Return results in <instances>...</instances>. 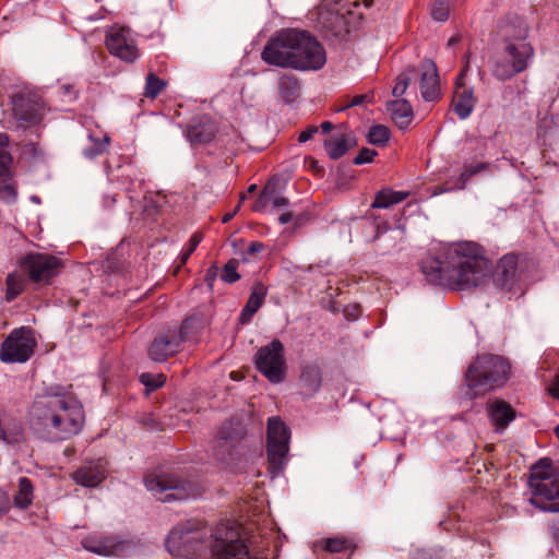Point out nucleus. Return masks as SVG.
I'll return each mask as SVG.
<instances>
[{
  "label": "nucleus",
  "instance_id": "obj_1",
  "mask_svg": "<svg viewBox=\"0 0 559 559\" xmlns=\"http://www.w3.org/2000/svg\"><path fill=\"white\" fill-rule=\"evenodd\" d=\"M420 270L426 280L438 286L452 290L476 288L488 282L492 265L484 255L483 248L476 242L463 241L448 248L444 260L426 258L420 262ZM493 284L501 292L522 296L523 272L516 254H504L492 273Z\"/></svg>",
  "mask_w": 559,
  "mask_h": 559
},
{
  "label": "nucleus",
  "instance_id": "obj_2",
  "mask_svg": "<svg viewBox=\"0 0 559 559\" xmlns=\"http://www.w3.org/2000/svg\"><path fill=\"white\" fill-rule=\"evenodd\" d=\"M31 428L49 441L67 440L83 429L85 413L81 402L63 392L62 386H51L32 404Z\"/></svg>",
  "mask_w": 559,
  "mask_h": 559
},
{
  "label": "nucleus",
  "instance_id": "obj_3",
  "mask_svg": "<svg viewBox=\"0 0 559 559\" xmlns=\"http://www.w3.org/2000/svg\"><path fill=\"white\" fill-rule=\"evenodd\" d=\"M510 372V362L504 357L495 354L478 355L465 372L467 396L475 399L488 391L503 386Z\"/></svg>",
  "mask_w": 559,
  "mask_h": 559
},
{
  "label": "nucleus",
  "instance_id": "obj_4",
  "mask_svg": "<svg viewBox=\"0 0 559 559\" xmlns=\"http://www.w3.org/2000/svg\"><path fill=\"white\" fill-rule=\"evenodd\" d=\"M211 536L212 559H261L250 552L242 538V527L236 521L221 522Z\"/></svg>",
  "mask_w": 559,
  "mask_h": 559
},
{
  "label": "nucleus",
  "instance_id": "obj_5",
  "mask_svg": "<svg viewBox=\"0 0 559 559\" xmlns=\"http://www.w3.org/2000/svg\"><path fill=\"white\" fill-rule=\"evenodd\" d=\"M535 55L531 43L503 45L500 55L491 60V73L499 81H507L524 72Z\"/></svg>",
  "mask_w": 559,
  "mask_h": 559
},
{
  "label": "nucleus",
  "instance_id": "obj_6",
  "mask_svg": "<svg viewBox=\"0 0 559 559\" xmlns=\"http://www.w3.org/2000/svg\"><path fill=\"white\" fill-rule=\"evenodd\" d=\"M290 431L286 424L278 417L267 419L266 428V455L271 476L277 477L284 472L288 462Z\"/></svg>",
  "mask_w": 559,
  "mask_h": 559
},
{
  "label": "nucleus",
  "instance_id": "obj_7",
  "mask_svg": "<svg viewBox=\"0 0 559 559\" xmlns=\"http://www.w3.org/2000/svg\"><path fill=\"white\" fill-rule=\"evenodd\" d=\"M144 485L162 502L185 500L194 493L191 481L175 473L150 474L144 478Z\"/></svg>",
  "mask_w": 559,
  "mask_h": 559
},
{
  "label": "nucleus",
  "instance_id": "obj_8",
  "mask_svg": "<svg viewBox=\"0 0 559 559\" xmlns=\"http://www.w3.org/2000/svg\"><path fill=\"white\" fill-rule=\"evenodd\" d=\"M20 267L27 280L38 287L47 286L60 274L61 259L48 253H27L20 260Z\"/></svg>",
  "mask_w": 559,
  "mask_h": 559
},
{
  "label": "nucleus",
  "instance_id": "obj_9",
  "mask_svg": "<svg viewBox=\"0 0 559 559\" xmlns=\"http://www.w3.org/2000/svg\"><path fill=\"white\" fill-rule=\"evenodd\" d=\"M298 44V29H282L271 37L261 52V59L269 66L294 69V51Z\"/></svg>",
  "mask_w": 559,
  "mask_h": 559
},
{
  "label": "nucleus",
  "instance_id": "obj_10",
  "mask_svg": "<svg viewBox=\"0 0 559 559\" xmlns=\"http://www.w3.org/2000/svg\"><path fill=\"white\" fill-rule=\"evenodd\" d=\"M193 323L194 320L188 318L182 321L178 329L169 328L155 336L148 347V357L154 361L163 362L168 357L177 354L180 350L181 344L190 340Z\"/></svg>",
  "mask_w": 559,
  "mask_h": 559
},
{
  "label": "nucleus",
  "instance_id": "obj_11",
  "mask_svg": "<svg viewBox=\"0 0 559 559\" xmlns=\"http://www.w3.org/2000/svg\"><path fill=\"white\" fill-rule=\"evenodd\" d=\"M257 370L271 383H281L286 377V360L284 345L280 340H273L261 346L254 355Z\"/></svg>",
  "mask_w": 559,
  "mask_h": 559
},
{
  "label": "nucleus",
  "instance_id": "obj_12",
  "mask_svg": "<svg viewBox=\"0 0 559 559\" xmlns=\"http://www.w3.org/2000/svg\"><path fill=\"white\" fill-rule=\"evenodd\" d=\"M36 347L33 330L28 326L14 329L2 342L0 360L7 364H23L31 359Z\"/></svg>",
  "mask_w": 559,
  "mask_h": 559
},
{
  "label": "nucleus",
  "instance_id": "obj_13",
  "mask_svg": "<svg viewBox=\"0 0 559 559\" xmlns=\"http://www.w3.org/2000/svg\"><path fill=\"white\" fill-rule=\"evenodd\" d=\"M165 544L173 556L192 558L203 548L204 533L187 522L175 526Z\"/></svg>",
  "mask_w": 559,
  "mask_h": 559
},
{
  "label": "nucleus",
  "instance_id": "obj_14",
  "mask_svg": "<svg viewBox=\"0 0 559 559\" xmlns=\"http://www.w3.org/2000/svg\"><path fill=\"white\" fill-rule=\"evenodd\" d=\"M295 48V70H319L326 62V55L323 46L306 31L298 29V44Z\"/></svg>",
  "mask_w": 559,
  "mask_h": 559
},
{
  "label": "nucleus",
  "instance_id": "obj_15",
  "mask_svg": "<svg viewBox=\"0 0 559 559\" xmlns=\"http://www.w3.org/2000/svg\"><path fill=\"white\" fill-rule=\"evenodd\" d=\"M12 112L20 127L37 126L45 116L46 104L35 93H20L12 98Z\"/></svg>",
  "mask_w": 559,
  "mask_h": 559
},
{
  "label": "nucleus",
  "instance_id": "obj_16",
  "mask_svg": "<svg viewBox=\"0 0 559 559\" xmlns=\"http://www.w3.org/2000/svg\"><path fill=\"white\" fill-rule=\"evenodd\" d=\"M109 53L127 63H133L140 57V50L133 33L126 26H112L106 35Z\"/></svg>",
  "mask_w": 559,
  "mask_h": 559
},
{
  "label": "nucleus",
  "instance_id": "obj_17",
  "mask_svg": "<svg viewBox=\"0 0 559 559\" xmlns=\"http://www.w3.org/2000/svg\"><path fill=\"white\" fill-rule=\"evenodd\" d=\"M530 502L543 512H559V475L535 481Z\"/></svg>",
  "mask_w": 559,
  "mask_h": 559
},
{
  "label": "nucleus",
  "instance_id": "obj_18",
  "mask_svg": "<svg viewBox=\"0 0 559 559\" xmlns=\"http://www.w3.org/2000/svg\"><path fill=\"white\" fill-rule=\"evenodd\" d=\"M464 59L465 64L455 81L456 91L452 100L453 111L462 120L471 116L476 103L473 88H466L463 83V78L468 70V55H465Z\"/></svg>",
  "mask_w": 559,
  "mask_h": 559
},
{
  "label": "nucleus",
  "instance_id": "obj_19",
  "mask_svg": "<svg viewBox=\"0 0 559 559\" xmlns=\"http://www.w3.org/2000/svg\"><path fill=\"white\" fill-rule=\"evenodd\" d=\"M8 134L0 133V198L11 202L16 199V190L12 182V156L8 151Z\"/></svg>",
  "mask_w": 559,
  "mask_h": 559
},
{
  "label": "nucleus",
  "instance_id": "obj_20",
  "mask_svg": "<svg viewBox=\"0 0 559 559\" xmlns=\"http://www.w3.org/2000/svg\"><path fill=\"white\" fill-rule=\"evenodd\" d=\"M528 25L519 15L508 16L498 24L497 35L503 45L528 43Z\"/></svg>",
  "mask_w": 559,
  "mask_h": 559
},
{
  "label": "nucleus",
  "instance_id": "obj_21",
  "mask_svg": "<svg viewBox=\"0 0 559 559\" xmlns=\"http://www.w3.org/2000/svg\"><path fill=\"white\" fill-rule=\"evenodd\" d=\"M216 133L217 126L215 121L206 115L193 117L186 131L187 139L192 145L209 143L214 139Z\"/></svg>",
  "mask_w": 559,
  "mask_h": 559
},
{
  "label": "nucleus",
  "instance_id": "obj_22",
  "mask_svg": "<svg viewBox=\"0 0 559 559\" xmlns=\"http://www.w3.org/2000/svg\"><path fill=\"white\" fill-rule=\"evenodd\" d=\"M322 369L318 364L309 362L301 366L297 382L298 393L302 399L313 397L321 389Z\"/></svg>",
  "mask_w": 559,
  "mask_h": 559
},
{
  "label": "nucleus",
  "instance_id": "obj_23",
  "mask_svg": "<svg viewBox=\"0 0 559 559\" xmlns=\"http://www.w3.org/2000/svg\"><path fill=\"white\" fill-rule=\"evenodd\" d=\"M419 81L420 94L427 102H436L440 97L439 74L436 63L426 59L421 64Z\"/></svg>",
  "mask_w": 559,
  "mask_h": 559
},
{
  "label": "nucleus",
  "instance_id": "obj_24",
  "mask_svg": "<svg viewBox=\"0 0 559 559\" xmlns=\"http://www.w3.org/2000/svg\"><path fill=\"white\" fill-rule=\"evenodd\" d=\"M106 467L102 461L84 464L71 474L75 484L83 487H96L106 478Z\"/></svg>",
  "mask_w": 559,
  "mask_h": 559
},
{
  "label": "nucleus",
  "instance_id": "obj_25",
  "mask_svg": "<svg viewBox=\"0 0 559 559\" xmlns=\"http://www.w3.org/2000/svg\"><path fill=\"white\" fill-rule=\"evenodd\" d=\"M487 414L495 430L502 432L515 419V409L504 400H495L487 407Z\"/></svg>",
  "mask_w": 559,
  "mask_h": 559
},
{
  "label": "nucleus",
  "instance_id": "obj_26",
  "mask_svg": "<svg viewBox=\"0 0 559 559\" xmlns=\"http://www.w3.org/2000/svg\"><path fill=\"white\" fill-rule=\"evenodd\" d=\"M356 145L353 134L335 132L330 134L323 142V146L331 159L343 157L352 147Z\"/></svg>",
  "mask_w": 559,
  "mask_h": 559
},
{
  "label": "nucleus",
  "instance_id": "obj_27",
  "mask_svg": "<svg viewBox=\"0 0 559 559\" xmlns=\"http://www.w3.org/2000/svg\"><path fill=\"white\" fill-rule=\"evenodd\" d=\"M246 433V428L240 420H227L221 426L216 435L217 447L228 445L229 450L236 449Z\"/></svg>",
  "mask_w": 559,
  "mask_h": 559
},
{
  "label": "nucleus",
  "instance_id": "obj_28",
  "mask_svg": "<svg viewBox=\"0 0 559 559\" xmlns=\"http://www.w3.org/2000/svg\"><path fill=\"white\" fill-rule=\"evenodd\" d=\"M266 294L267 288L264 284L261 282L254 283L252 292L239 316V322L241 324H247L252 320L253 316L263 305Z\"/></svg>",
  "mask_w": 559,
  "mask_h": 559
},
{
  "label": "nucleus",
  "instance_id": "obj_29",
  "mask_svg": "<svg viewBox=\"0 0 559 559\" xmlns=\"http://www.w3.org/2000/svg\"><path fill=\"white\" fill-rule=\"evenodd\" d=\"M318 24L322 29L330 32L335 37H341L348 33V25L344 15L333 10L320 11Z\"/></svg>",
  "mask_w": 559,
  "mask_h": 559
},
{
  "label": "nucleus",
  "instance_id": "obj_30",
  "mask_svg": "<svg viewBox=\"0 0 559 559\" xmlns=\"http://www.w3.org/2000/svg\"><path fill=\"white\" fill-rule=\"evenodd\" d=\"M386 110L390 112L394 123L401 130H406L413 121V107L406 99H394L388 102Z\"/></svg>",
  "mask_w": 559,
  "mask_h": 559
},
{
  "label": "nucleus",
  "instance_id": "obj_31",
  "mask_svg": "<svg viewBox=\"0 0 559 559\" xmlns=\"http://www.w3.org/2000/svg\"><path fill=\"white\" fill-rule=\"evenodd\" d=\"M83 547L96 555L111 556L118 554L123 548V544L115 542L112 537H87L83 542Z\"/></svg>",
  "mask_w": 559,
  "mask_h": 559
},
{
  "label": "nucleus",
  "instance_id": "obj_32",
  "mask_svg": "<svg viewBox=\"0 0 559 559\" xmlns=\"http://www.w3.org/2000/svg\"><path fill=\"white\" fill-rule=\"evenodd\" d=\"M24 428L21 420L9 415H0V440L13 444L23 440Z\"/></svg>",
  "mask_w": 559,
  "mask_h": 559
},
{
  "label": "nucleus",
  "instance_id": "obj_33",
  "mask_svg": "<svg viewBox=\"0 0 559 559\" xmlns=\"http://www.w3.org/2000/svg\"><path fill=\"white\" fill-rule=\"evenodd\" d=\"M537 135L543 145L551 147L559 142V117H545L538 122Z\"/></svg>",
  "mask_w": 559,
  "mask_h": 559
},
{
  "label": "nucleus",
  "instance_id": "obj_34",
  "mask_svg": "<svg viewBox=\"0 0 559 559\" xmlns=\"http://www.w3.org/2000/svg\"><path fill=\"white\" fill-rule=\"evenodd\" d=\"M409 192L395 191L392 188H383L374 195L371 209H389L394 204H399L407 199Z\"/></svg>",
  "mask_w": 559,
  "mask_h": 559
},
{
  "label": "nucleus",
  "instance_id": "obj_35",
  "mask_svg": "<svg viewBox=\"0 0 559 559\" xmlns=\"http://www.w3.org/2000/svg\"><path fill=\"white\" fill-rule=\"evenodd\" d=\"M323 549L328 552L337 554L348 551L349 556L354 554L357 548L355 540L347 536H333L322 540Z\"/></svg>",
  "mask_w": 559,
  "mask_h": 559
},
{
  "label": "nucleus",
  "instance_id": "obj_36",
  "mask_svg": "<svg viewBox=\"0 0 559 559\" xmlns=\"http://www.w3.org/2000/svg\"><path fill=\"white\" fill-rule=\"evenodd\" d=\"M299 82L294 75H282L278 80V91L286 103L294 102L299 95Z\"/></svg>",
  "mask_w": 559,
  "mask_h": 559
},
{
  "label": "nucleus",
  "instance_id": "obj_37",
  "mask_svg": "<svg viewBox=\"0 0 559 559\" xmlns=\"http://www.w3.org/2000/svg\"><path fill=\"white\" fill-rule=\"evenodd\" d=\"M33 502V485L29 478L19 479V490L14 496V506L21 510L27 509Z\"/></svg>",
  "mask_w": 559,
  "mask_h": 559
},
{
  "label": "nucleus",
  "instance_id": "obj_38",
  "mask_svg": "<svg viewBox=\"0 0 559 559\" xmlns=\"http://www.w3.org/2000/svg\"><path fill=\"white\" fill-rule=\"evenodd\" d=\"M5 300L13 301L25 289V280L22 275L9 274L5 278Z\"/></svg>",
  "mask_w": 559,
  "mask_h": 559
},
{
  "label": "nucleus",
  "instance_id": "obj_39",
  "mask_svg": "<svg viewBox=\"0 0 559 559\" xmlns=\"http://www.w3.org/2000/svg\"><path fill=\"white\" fill-rule=\"evenodd\" d=\"M88 140L91 144L83 150L84 156L88 159H93L103 154L110 142V138L106 134L103 138H95L90 134Z\"/></svg>",
  "mask_w": 559,
  "mask_h": 559
},
{
  "label": "nucleus",
  "instance_id": "obj_40",
  "mask_svg": "<svg viewBox=\"0 0 559 559\" xmlns=\"http://www.w3.org/2000/svg\"><path fill=\"white\" fill-rule=\"evenodd\" d=\"M551 460L550 459H540L537 461L534 466L532 467L531 476L528 479V484L531 489L534 488V483H539V479L542 478H550L555 477L556 475H550L548 472L551 468Z\"/></svg>",
  "mask_w": 559,
  "mask_h": 559
},
{
  "label": "nucleus",
  "instance_id": "obj_41",
  "mask_svg": "<svg viewBox=\"0 0 559 559\" xmlns=\"http://www.w3.org/2000/svg\"><path fill=\"white\" fill-rule=\"evenodd\" d=\"M167 86V82L150 72L145 79L144 96L151 99L156 98Z\"/></svg>",
  "mask_w": 559,
  "mask_h": 559
},
{
  "label": "nucleus",
  "instance_id": "obj_42",
  "mask_svg": "<svg viewBox=\"0 0 559 559\" xmlns=\"http://www.w3.org/2000/svg\"><path fill=\"white\" fill-rule=\"evenodd\" d=\"M140 382L145 386L146 394L162 388L166 382V377L163 373L143 372L139 377Z\"/></svg>",
  "mask_w": 559,
  "mask_h": 559
},
{
  "label": "nucleus",
  "instance_id": "obj_43",
  "mask_svg": "<svg viewBox=\"0 0 559 559\" xmlns=\"http://www.w3.org/2000/svg\"><path fill=\"white\" fill-rule=\"evenodd\" d=\"M368 142L373 145H384L390 140V130L383 124H376L369 129Z\"/></svg>",
  "mask_w": 559,
  "mask_h": 559
},
{
  "label": "nucleus",
  "instance_id": "obj_44",
  "mask_svg": "<svg viewBox=\"0 0 559 559\" xmlns=\"http://www.w3.org/2000/svg\"><path fill=\"white\" fill-rule=\"evenodd\" d=\"M486 168V164L485 163H476V164H466L464 165L463 167V171L461 173L456 183H455V189H464L467 181L471 179V177H473L474 175L480 173L481 170H484Z\"/></svg>",
  "mask_w": 559,
  "mask_h": 559
},
{
  "label": "nucleus",
  "instance_id": "obj_45",
  "mask_svg": "<svg viewBox=\"0 0 559 559\" xmlns=\"http://www.w3.org/2000/svg\"><path fill=\"white\" fill-rule=\"evenodd\" d=\"M430 12L435 21L445 22L450 15V0H435Z\"/></svg>",
  "mask_w": 559,
  "mask_h": 559
},
{
  "label": "nucleus",
  "instance_id": "obj_46",
  "mask_svg": "<svg viewBox=\"0 0 559 559\" xmlns=\"http://www.w3.org/2000/svg\"><path fill=\"white\" fill-rule=\"evenodd\" d=\"M238 265H239L238 260L230 259L223 267V271L221 274L222 281L225 283L231 284V283H235L238 280H240V275L237 271Z\"/></svg>",
  "mask_w": 559,
  "mask_h": 559
},
{
  "label": "nucleus",
  "instance_id": "obj_47",
  "mask_svg": "<svg viewBox=\"0 0 559 559\" xmlns=\"http://www.w3.org/2000/svg\"><path fill=\"white\" fill-rule=\"evenodd\" d=\"M203 239V236L202 234L200 233H194L190 239H189V242H188V246L186 249H183L180 254H179V261H180V264L179 266H182L187 263V261L189 260V258L191 257V254L194 252V250L197 249V247L200 245V242L202 241Z\"/></svg>",
  "mask_w": 559,
  "mask_h": 559
},
{
  "label": "nucleus",
  "instance_id": "obj_48",
  "mask_svg": "<svg viewBox=\"0 0 559 559\" xmlns=\"http://www.w3.org/2000/svg\"><path fill=\"white\" fill-rule=\"evenodd\" d=\"M217 436L213 441V453L217 461L227 463L228 460L234 457V453L236 449H230L228 445L217 447Z\"/></svg>",
  "mask_w": 559,
  "mask_h": 559
},
{
  "label": "nucleus",
  "instance_id": "obj_49",
  "mask_svg": "<svg viewBox=\"0 0 559 559\" xmlns=\"http://www.w3.org/2000/svg\"><path fill=\"white\" fill-rule=\"evenodd\" d=\"M409 75L406 72H402L396 79V83L392 90V95L396 97V99H401L400 97H402L405 94L409 85Z\"/></svg>",
  "mask_w": 559,
  "mask_h": 559
},
{
  "label": "nucleus",
  "instance_id": "obj_50",
  "mask_svg": "<svg viewBox=\"0 0 559 559\" xmlns=\"http://www.w3.org/2000/svg\"><path fill=\"white\" fill-rule=\"evenodd\" d=\"M367 218L372 219L374 235L371 238V242H376L382 234L386 233L390 229V225L386 221L380 219L379 217H376L372 214L368 215Z\"/></svg>",
  "mask_w": 559,
  "mask_h": 559
},
{
  "label": "nucleus",
  "instance_id": "obj_51",
  "mask_svg": "<svg viewBox=\"0 0 559 559\" xmlns=\"http://www.w3.org/2000/svg\"><path fill=\"white\" fill-rule=\"evenodd\" d=\"M271 203V192L269 191V186H266L259 198L253 204V211L263 212L266 210L267 205Z\"/></svg>",
  "mask_w": 559,
  "mask_h": 559
},
{
  "label": "nucleus",
  "instance_id": "obj_52",
  "mask_svg": "<svg viewBox=\"0 0 559 559\" xmlns=\"http://www.w3.org/2000/svg\"><path fill=\"white\" fill-rule=\"evenodd\" d=\"M377 155V152L374 150L364 147L359 151L357 156L353 159V163L355 165H364L371 163L373 160V157Z\"/></svg>",
  "mask_w": 559,
  "mask_h": 559
},
{
  "label": "nucleus",
  "instance_id": "obj_53",
  "mask_svg": "<svg viewBox=\"0 0 559 559\" xmlns=\"http://www.w3.org/2000/svg\"><path fill=\"white\" fill-rule=\"evenodd\" d=\"M319 132V127L317 126H308L305 130H302L298 135V142L305 143L313 138L314 134Z\"/></svg>",
  "mask_w": 559,
  "mask_h": 559
},
{
  "label": "nucleus",
  "instance_id": "obj_54",
  "mask_svg": "<svg viewBox=\"0 0 559 559\" xmlns=\"http://www.w3.org/2000/svg\"><path fill=\"white\" fill-rule=\"evenodd\" d=\"M372 98H373V96L371 94L355 95L344 108H349V107L362 105L365 103H370L372 100Z\"/></svg>",
  "mask_w": 559,
  "mask_h": 559
},
{
  "label": "nucleus",
  "instance_id": "obj_55",
  "mask_svg": "<svg viewBox=\"0 0 559 559\" xmlns=\"http://www.w3.org/2000/svg\"><path fill=\"white\" fill-rule=\"evenodd\" d=\"M60 92L68 100H74L78 97V93L71 84L61 85Z\"/></svg>",
  "mask_w": 559,
  "mask_h": 559
},
{
  "label": "nucleus",
  "instance_id": "obj_56",
  "mask_svg": "<svg viewBox=\"0 0 559 559\" xmlns=\"http://www.w3.org/2000/svg\"><path fill=\"white\" fill-rule=\"evenodd\" d=\"M10 510V500L7 493L0 492V518Z\"/></svg>",
  "mask_w": 559,
  "mask_h": 559
},
{
  "label": "nucleus",
  "instance_id": "obj_57",
  "mask_svg": "<svg viewBox=\"0 0 559 559\" xmlns=\"http://www.w3.org/2000/svg\"><path fill=\"white\" fill-rule=\"evenodd\" d=\"M264 249H265V246L263 242L252 241L249 243V246L247 248V252L249 254H255V253L262 252Z\"/></svg>",
  "mask_w": 559,
  "mask_h": 559
},
{
  "label": "nucleus",
  "instance_id": "obj_58",
  "mask_svg": "<svg viewBox=\"0 0 559 559\" xmlns=\"http://www.w3.org/2000/svg\"><path fill=\"white\" fill-rule=\"evenodd\" d=\"M217 270L218 269L216 265H212L211 267L207 269L204 280L209 284V286H212L213 282L216 280Z\"/></svg>",
  "mask_w": 559,
  "mask_h": 559
},
{
  "label": "nucleus",
  "instance_id": "obj_59",
  "mask_svg": "<svg viewBox=\"0 0 559 559\" xmlns=\"http://www.w3.org/2000/svg\"><path fill=\"white\" fill-rule=\"evenodd\" d=\"M271 204L273 207H281L288 204V199L282 195H273L271 192Z\"/></svg>",
  "mask_w": 559,
  "mask_h": 559
},
{
  "label": "nucleus",
  "instance_id": "obj_60",
  "mask_svg": "<svg viewBox=\"0 0 559 559\" xmlns=\"http://www.w3.org/2000/svg\"><path fill=\"white\" fill-rule=\"evenodd\" d=\"M550 532L557 547L559 548V519L551 522Z\"/></svg>",
  "mask_w": 559,
  "mask_h": 559
},
{
  "label": "nucleus",
  "instance_id": "obj_61",
  "mask_svg": "<svg viewBox=\"0 0 559 559\" xmlns=\"http://www.w3.org/2000/svg\"><path fill=\"white\" fill-rule=\"evenodd\" d=\"M549 393L551 396L559 399V372L556 374L550 388Z\"/></svg>",
  "mask_w": 559,
  "mask_h": 559
},
{
  "label": "nucleus",
  "instance_id": "obj_62",
  "mask_svg": "<svg viewBox=\"0 0 559 559\" xmlns=\"http://www.w3.org/2000/svg\"><path fill=\"white\" fill-rule=\"evenodd\" d=\"M293 219V214L290 212H286L280 215L278 222L281 225H286L290 223Z\"/></svg>",
  "mask_w": 559,
  "mask_h": 559
},
{
  "label": "nucleus",
  "instance_id": "obj_63",
  "mask_svg": "<svg viewBox=\"0 0 559 559\" xmlns=\"http://www.w3.org/2000/svg\"><path fill=\"white\" fill-rule=\"evenodd\" d=\"M334 126L330 121H323L320 126V129L322 130V133H329L333 130Z\"/></svg>",
  "mask_w": 559,
  "mask_h": 559
},
{
  "label": "nucleus",
  "instance_id": "obj_64",
  "mask_svg": "<svg viewBox=\"0 0 559 559\" xmlns=\"http://www.w3.org/2000/svg\"><path fill=\"white\" fill-rule=\"evenodd\" d=\"M461 41V35L460 34H454L453 36H451L448 40V46H454L456 45L457 43Z\"/></svg>",
  "mask_w": 559,
  "mask_h": 559
}]
</instances>
